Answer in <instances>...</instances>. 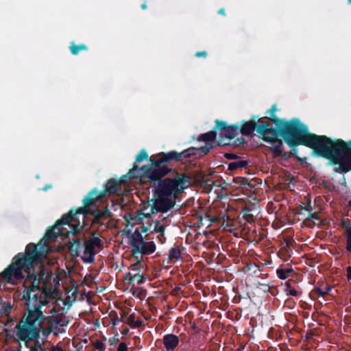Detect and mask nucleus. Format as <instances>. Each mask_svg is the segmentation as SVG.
<instances>
[{
	"instance_id": "f257e3e1",
	"label": "nucleus",
	"mask_w": 351,
	"mask_h": 351,
	"mask_svg": "<svg viewBox=\"0 0 351 351\" xmlns=\"http://www.w3.org/2000/svg\"><path fill=\"white\" fill-rule=\"evenodd\" d=\"M282 138L291 148L306 146L315 156L328 159L331 165H339L333 169L334 172L346 173L351 171V140H332L325 135L311 133L307 125L296 118L283 119Z\"/></svg>"
},
{
	"instance_id": "f03ea898",
	"label": "nucleus",
	"mask_w": 351,
	"mask_h": 351,
	"mask_svg": "<svg viewBox=\"0 0 351 351\" xmlns=\"http://www.w3.org/2000/svg\"><path fill=\"white\" fill-rule=\"evenodd\" d=\"M43 252L38 249L37 245L29 243L24 254L19 253L14 256L12 263L0 274V279H3L5 283H10L12 278L16 280L24 279V271L27 273L25 282H30V285L27 288L28 295L32 290H43L46 286L40 287V285L45 280V271L41 270L36 274L34 266L41 258Z\"/></svg>"
},
{
	"instance_id": "7ed1b4c3",
	"label": "nucleus",
	"mask_w": 351,
	"mask_h": 351,
	"mask_svg": "<svg viewBox=\"0 0 351 351\" xmlns=\"http://www.w3.org/2000/svg\"><path fill=\"white\" fill-rule=\"evenodd\" d=\"M142 184L154 183L153 195L154 197L151 213H167L176 204V199L190 184V177L186 173L176 171L171 178H160L154 181L140 180Z\"/></svg>"
},
{
	"instance_id": "20e7f679",
	"label": "nucleus",
	"mask_w": 351,
	"mask_h": 351,
	"mask_svg": "<svg viewBox=\"0 0 351 351\" xmlns=\"http://www.w3.org/2000/svg\"><path fill=\"white\" fill-rule=\"evenodd\" d=\"M212 147V145H206L201 147H191L181 152L175 150L160 152L156 156V158L150 160L149 164L139 167L141 180L154 181L162 178L171 171L170 164L172 162H183L184 160L191 157L199 158L208 154Z\"/></svg>"
},
{
	"instance_id": "39448f33",
	"label": "nucleus",
	"mask_w": 351,
	"mask_h": 351,
	"mask_svg": "<svg viewBox=\"0 0 351 351\" xmlns=\"http://www.w3.org/2000/svg\"><path fill=\"white\" fill-rule=\"evenodd\" d=\"M139 167L137 165L134 164L133 167L129 171L128 173L121 176L119 179L110 178L104 184V189L101 191L97 188L90 190L88 193L84 197L83 208L80 209V211L83 213L86 211L90 206H93L96 202L101 200L106 196L110 195H119L121 191V185L126 182L127 180H132L133 178H139L141 180V171H138Z\"/></svg>"
},
{
	"instance_id": "423d86ee",
	"label": "nucleus",
	"mask_w": 351,
	"mask_h": 351,
	"mask_svg": "<svg viewBox=\"0 0 351 351\" xmlns=\"http://www.w3.org/2000/svg\"><path fill=\"white\" fill-rule=\"evenodd\" d=\"M77 219L73 218L71 210L62 215L61 219H58L55 224L48 228L43 240L56 241L58 237H69V234H76L84 229V226L80 222L77 224H72Z\"/></svg>"
},
{
	"instance_id": "0eeeda50",
	"label": "nucleus",
	"mask_w": 351,
	"mask_h": 351,
	"mask_svg": "<svg viewBox=\"0 0 351 351\" xmlns=\"http://www.w3.org/2000/svg\"><path fill=\"white\" fill-rule=\"evenodd\" d=\"M52 295L53 291L47 287H44L41 291L32 290L29 295L26 289L23 293V299L25 301L27 314L42 318L43 312L41 311V307L47 305L50 299H54Z\"/></svg>"
},
{
	"instance_id": "6e6552de",
	"label": "nucleus",
	"mask_w": 351,
	"mask_h": 351,
	"mask_svg": "<svg viewBox=\"0 0 351 351\" xmlns=\"http://www.w3.org/2000/svg\"><path fill=\"white\" fill-rule=\"evenodd\" d=\"M40 319V317L27 314L25 320H21L14 327L16 341L28 343L32 340L38 339L40 332V329L38 326Z\"/></svg>"
},
{
	"instance_id": "1a4fd4ad",
	"label": "nucleus",
	"mask_w": 351,
	"mask_h": 351,
	"mask_svg": "<svg viewBox=\"0 0 351 351\" xmlns=\"http://www.w3.org/2000/svg\"><path fill=\"white\" fill-rule=\"evenodd\" d=\"M258 123L257 133L262 136V139L264 141H271L272 139H276L279 136L282 138V119L273 117L272 123L275 124V128L269 127V122L264 121L263 118L258 119Z\"/></svg>"
},
{
	"instance_id": "9d476101",
	"label": "nucleus",
	"mask_w": 351,
	"mask_h": 351,
	"mask_svg": "<svg viewBox=\"0 0 351 351\" xmlns=\"http://www.w3.org/2000/svg\"><path fill=\"white\" fill-rule=\"evenodd\" d=\"M215 123L214 130L220 131L218 145H229L230 141L240 133L239 123L228 125L227 122L219 119L215 120Z\"/></svg>"
},
{
	"instance_id": "9b49d317",
	"label": "nucleus",
	"mask_w": 351,
	"mask_h": 351,
	"mask_svg": "<svg viewBox=\"0 0 351 351\" xmlns=\"http://www.w3.org/2000/svg\"><path fill=\"white\" fill-rule=\"evenodd\" d=\"M93 206H90L86 211L83 213L80 211V209L83 208V206L78 207L76 209H71V213L73 214V218L77 219V217L78 215H90L93 217L92 219L93 225H100L104 226L106 228L108 227V223H106L105 221L108 219H110L113 217V213L109 210L108 206H105L102 209L95 208L93 210H90V208Z\"/></svg>"
},
{
	"instance_id": "f8f14e48",
	"label": "nucleus",
	"mask_w": 351,
	"mask_h": 351,
	"mask_svg": "<svg viewBox=\"0 0 351 351\" xmlns=\"http://www.w3.org/2000/svg\"><path fill=\"white\" fill-rule=\"evenodd\" d=\"M95 232H93L91 237L84 242V256L82 260L85 263H93L95 261V256L97 254L95 248L101 249L103 243L99 237H95Z\"/></svg>"
},
{
	"instance_id": "ddd939ff",
	"label": "nucleus",
	"mask_w": 351,
	"mask_h": 351,
	"mask_svg": "<svg viewBox=\"0 0 351 351\" xmlns=\"http://www.w3.org/2000/svg\"><path fill=\"white\" fill-rule=\"evenodd\" d=\"M49 313L51 315L45 316L43 315L40 321L38 322V325L46 324L47 326L54 329L58 328V326H64L68 324V321L66 320L65 316L62 313H59L55 306L49 310Z\"/></svg>"
},
{
	"instance_id": "4468645a",
	"label": "nucleus",
	"mask_w": 351,
	"mask_h": 351,
	"mask_svg": "<svg viewBox=\"0 0 351 351\" xmlns=\"http://www.w3.org/2000/svg\"><path fill=\"white\" fill-rule=\"evenodd\" d=\"M156 251V245L154 241H145L142 240L135 246L132 247L131 252L136 256V254L149 255Z\"/></svg>"
},
{
	"instance_id": "2eb2a0df",
	"label": "nucleus",
	"mask_w": 351,
	"mask_h": 351,
	"mask_svg": "<svg viewBox=\"0 0 351 351\" xmlns=\"http://www.w3.org/2000/svg\"><path fill=\"white\" fill-rule=\"evenodd\" d=\"M258 117L252 115L249 121H242L239 123L240 133L244 136H251L253 132L258 128Z\"/></svg>"
},
{
	"instance_id": "dca6fc26",
	"label": "nucleus",
	"mask_w": 351,
	"mask_h": 351,
	"mask_svg": "<svg viewBox=\"0 0 351 351\" xmlns=\"http://www.w3.org/2000/svg\"><path fill=\"white\" fill-rule=\"evenodd\" d=\"M162 342L166 351H174L180 343V338L174 334H166L163 336Z\"/></svg>"
},
{
	"instance_id": "f3484780",
	"label": "nucleus",
	"mask_w": 351,
	"mask_h": 351,
	"mask_svg": "<svg viewBox=\"0 0 351 351\" xmlns=\"http://www.w3.org/2000/svg\"><path fill=\"white\" fill-rule=\"evenodd\" d=\"M217 130H214L213 128V130L208 132L200 134L197 137V141L206 142V144L204 146H206V145H210L213 147L211 149H213L214 147L213 143L215 141L217 138Z\"/></svg>"
},
{
	"instance_id": "a211bd4d",
	"label": "nucleus",
	"mask_w": 351,
	"mask_h": 351,
	"mask_svg": "<svg viewBox=\"0 0 351 351\" xmlns=\"http://www.w3.org/2000/svg\"><path fill=\"white\" fill-rule=\"evenodd\" d=\"M82 247V241L80 239H73L69 242V250L72 256L77 257L80 256V249Z\"/></svg>"
},
{
	"instance_id": "6ab92c4d",
	"label": "nucleus",
	"mask_w": 351,
	"mask_h": 351,
	"mask_svg": "<svg viewBox=\"0 0 351 351\" xmlns=\"http://www.w3.org/2000/svg\"><path fill=\"white\" fill-rule=\"evenodd\" d=\"M267 143H271V150L273 152L274 155L276 157L280 156L282 154V141L278 138L276 139H272L271 141H266Z\"/></svg>"
},
{
	"instance_id": "aec40b11",
	"label": "nucleus",
	"mask_w": 351,
	"mask_h": 351,
	"mask_svg": "<svg viewBox=\"0 0 351 351\" xmlns=\"http://www.w3.org/2000/svg\"><path fill=\"white\" fill-rule=\"evenodd\" d=\"M249 164V161L246 160L239 159L231 162L228 164V170L234 171L238 169L246 168Z\"/></svg>"
},
{
	"instance_id": "412c9836",
	"label": "nucleus",
	"mask_w": 351,
	"mask_h": 351,
	"mask_svg": "<svg viewBox=\"0 0 351 351\" xmlns=\"http://www.w3.org/2000/svg\"><path fill=\"white\" fill-rule=\"evenodd\" d=\"M130 244L131 247L135 246L138 243L143 240V237L141 232L139 231L138 228H136L134 232L129 236Z\"/></svg>"
},
{
	"instance_id": "4be33fe9",
	"label": "nucleus",
	"mask_w": 351,
	"mask_h": 351,
	"mask_svg": "<svg viewBox=\"0 0 351 351\" xmlns=\"http://www.w3.org/2000/svg\"><path fill=\"white\" fill-rule=\"evenodd\" d=\"M126 324H128L132 328H138L142 326V321L137 320L136 321V315L132 313L130 315L125 321Z\"/></svg>"
},
{
	"instance_id": "5701e85b",
	"label": "nucleus",
	"mask_w": 351,
	"mask_h": 351,
	"mask_svg": "<svg viewBox=\"0 0 351 351\" xmlns=\"http://www.w3.org/2000/svg\"><path fill=\"white\" fill-rule=\"evenodd\" d=\"M69 49L73 55H77L80 51L88 50V47L83 43L80 45H75L73 42H72L71 43Z\"/></svg>"
},
{
	"instance_id": "b1692460",
	"label": "nucleus",
	"mask_w": 351,
	"mask_h": 351,
	"mask_svg": "<svg viewBox=\"0 0 351 351\" xmlns=\"http://www.w3.org/2000/svg\"><path fill=\"white\" fill-rule=\"evenodd\" d=\"M181 256V250L179 247H173L169 252V259L170 261H178Z\"/></svg>"
},
{
	"instance_id": "393cba45",
	"label": "nucleus",
	"mask_w": 351,
	"mask_h": 351,
	"mask_svg": "<svg viewBox=\"0 0 351 351\" xmlns=\"http://www.w3.org/2000/svg\"><path fill=\"white\" fill-rule=\"evenodd\" d=\"M1 312L0 314L1 315L9 316L10 313V311L12 308V305L11 302L7 301H3L2 306H1Z\"/></svg>"
},
{
	"instance_id": "a878e982",
	"label": "nucleus",
	"mask_w": 351,
	"mask_h": 351,
	"mask_svg": "<svg viewBox=\"0 0 351 351\" xmlns=\"http://www.w3.org/2000/svg\"><path fill=\"white\" fill-rule=\"evenodd\" d=\"M293 272V269L291 268H286V269H278L276 271V274L278 277L281 280L286 279L289 274Z\"/></svg>"
},
{
	"instance_id": "bb28decb",
	"label": "nucleus",
	"mask_w": 351,
	"mask_h": 351,
	"mask_svg": "<svg viewBox=\"0 0 351 351\" xmlns=\"http://www.w3.org/2000/svg\"><path fill=\"white\" fill-rule=\"evenodd\" d=\"M252 209L250 207H245L243 210L242 213L243 215V218L248 222H252L254 221V215L252 214Z\"/></svg>"
},
{
	"instance_id": "cd10ccee",
	"label": "nucleus",
	"mask_w": 351,
	"mask_h": 351,
	"mask_svg": "<svg viewBox=\"0 0 351 351\" xmlns=\"http://www.w3.org/2000/svg\"><path fill=\"white\" fill-rule=\"evenodd\" d=\"M165 226L164 224L160 223V220H156L154 221V229L153 232L160 233L162 237L165 235Z\"/></svg>"
},
{
	"instance_id": "c85d7f7f",
	"label": "nucleus",
	"mask_w": 351,
	"mask_h": 351,
	"mask_svg": "<svg viewBox=\"0 0 351 351\" xmlns=\"http://www.w3.org/2000/svg\"><path fill=\"white\" fill-rule=\"evenodd\" d=\"M136 262L134 264L130 265L129 269L134 273H140L143 269L141 259L138 256H135Z\"/></svg>"
},
{
	"instance_id": "c756f323",
	"label": "nucleus",
	"mask_w": 351,
	"mask_h": 351,
	"mask_svg": "<svg viewBox=\"0 0 351 351\" xmlns=\"http://www.w3.org/2000/svg\"><path fill=\"white\" fill-rule=\"evenodd\" d=\"M143 160H149V156L145 149H143L140 151L138 154L136 156L135 162H142Z\"/></svg>"
},
{
	"instance_id": "7c9ffc66",
	"label": "nucleus",
	"mask_w": 351,
	"mask_h": 351,
	"mask_svg": "<svg viewBox=\"0 0 351 351\" xmlns=\"http://www.w3.org/2000/svg\"><path fill=\"white\" fill-rule=\"evenodd\" d=\"M277 111V107H276V104H274L271 106V108L269 109L267 112H266V114H267L268 116H266L265 118V119H267L270 121H272V119H273V117L274 118H278L276 115V112Z\"/></svg>"
},
{
	"instance_id": "2f4dec72",
	"label": "nucleus",
	"mask_w": 351,
	"mask_h": 351,
	"mask_svg": "<svg viewBox=\"0 0 351 351\" xmlns=\"http://www.w3.org/2000/svg\"><path fill=\"white\" fill-rule=\"evenodd\" d=\"M145 278L143 275L140 274V273H134L132 278V285H134V282H136L138 285H142L145 282Z\"/></svg>"
},
{
	"instance_id": "473e14b6",
	"label": "nucleus",
	"mask_w": 351,
	"mask_h": 351,
	"mask_svg": "<svg viewBox=\"0 0 351 351\" xmlns=\"http://www.w3.org/2000/svg\"><path fill=\"white\" fill-rule=\"evenodd\" d=\"M233 181H234V182L237 184L239 186L245 187L246 186H251L248 182V180L245 178H243V177H238V178H234Z\"/></svg>"
},
{
	"instance_id": "72a5a7b5",
	"label": "nucleus",
	"mask_w": 351,
	"mask_h": 351,
	"mask_svg": "<svg viewBox=\"0 0 351 351\" xmlns=\"http://www.w3.org/2000/svg\"><path fill=\"white\" fill-rule=\"evenodd\" d=\"M298 149L297 148V147H294V148H291V150L290 152V153L288 154L287 153H285L284 154V157L285 158H287L288 157L290 156V155H293L294 156L297 160L301 162H302L304 160H306V158H300L298 156Z\"/></svg>"
},
{
	"instance_id": "f704fd0d",
	"label": "nucleus",
	"mask_w": 351,
	"mask_h": 351,
	"mask_svg": "<svg viewBox=\"0 0 351 351\" xmlns=\"http://www.w3.org/2000/svg\"><path fill=\"white\" fill-rule=\"evenodd\" d=\"M285 292L287 295L291 296H298V292L296 289L293 288L290 283L286 284Z\"/></svg>"
},
{
	"instance_id": "c9c22d12",
	"label": "nucleus",
	"mask_w": 351,
	"mask_h": 351,
	"mask_svg": "<svg viewBox=\"0 0 351 351\" xmlns=\"http://www.w3.org/2000/svg\"><path fill=\"white\" fill-rule=\"evenodd\" d=\"M93 345H94V347L95 348V349H97L99 351H104L106 349L105 343L101 340H99V339L96 340L94 342Z\"/></svg>"
},
{
	"instance_id": "e433bc0d",
	"label": "nucleus",
	"mask_w": 351,
	"mask_h": 351,
	"mask_svg": "<svg viewBox=\"0 0 351 351\" xmlns=\"http://www.w3.org/2000/svg\"><path fill=\"white\" fill-rule=\"evenodd\" d=\"M224 157L228 159V160H238L239 159L240 156H239L238 155H237L236 154H234V153H226L224 154Z\"/></svg>"
},
{
	"instance_id": "4c0bfd02",
	"label": "nucleus",
	"mask_w": 351,
	"mask_h": 351,
	"mask_svg": "<svg viewBox=\"0 0 351 351\" xmlns=\"http://www.w3.org/2000/svg\"><path fill=\"white\" fill-rule=\"evenodd\" d=\"M308 219H313V220H316L317 221H320L321 219L319 217V215L317 213H312L311 211H309L308 213Z\"/></svg>"
},
{
	"instance_id": "58836bf2",
	"label": "nucleus",
	"mask_w": 351,
	"mask_h": 351,
	"mask_svg": "<svg viewBox=\"0 0 351 351\" xmlns=\"http://www.w3.org/2000/svg\"><path fill=\"white\" fill-rule=\"evenodd\" d=\"M313 291L314 293H317L319 297H324L325 296V294L324 293V289L319 287H315Z\"/></svg>"
},
{
	"instance_id": "ea45409f",
	"label": "nucleus",
	"mask_w": 351,
	"mask_h": 351,
	"mask_svg": "<svg viewBox=\"0 0 351 351\" xmlns=\"http://www.w3.org/2000/svg\"><path fill=\"white\" fill-rule=\"evenodd\" d=\"M53 328L47 326L45 328H43L42 330L43 335L45 337H47L49 335H50L53 332Z\"/></svg>"
},
{
	"instance_id": "a19ab883",
	"label": "nucleus",
	"mask_w": 351,
	"mask_h": 351,
	"mask_svg": "<svg viewBox=\"0 0 351 351\" xmlns=\"http://www.w3.org/2000/svg\"><path fill=\"white\" fill-rule=\"evenodd\" d=\"M29 351H47V350L45 348L43 349L42 346L37 342L35 346L32 347Z\"/></svg>"
},
{
	"instance_id": "79ce46f5",
	"label": "nucleus",
	"mask_w": 351,
	"mask_h": 351,
	"mask_svg": "<svg viewBox=\"0 0 351 351\" xmlns=\"http://www.w3.org/2000/svg\"><path fill=\"white\" fill-rule=\"evenodd\" d=\"M117 351H128V346L126 343L124 342L120 343Z\"/></svg>"
},
{
	"instance_id": "37998d69",
	"label": "nucleus",
	"mask_w": 351,
	"mask_h": 351,
	"mask_svg": "<svg viewBox=\"0 0 351 351\" xmlns=\"http://www.w3.org/2000/svg\"><path fill=\"white\" fill-rule=\"evenodd\" d=\"M246 141L245 140L244 138L243 137H239V138H237V140L235 141V143L234 144L237 145H245L246 144Z\"/></svg>"
},
{
	"instance_id": "c03bdc74",
	"label": "nucleus",
	"mask_w": 351,
	"mask_h": 351,
	"mask_svg": "<svg viewBox=\"0 0 351 351\" xmlns=\"http://www.w3.org/2000/svg\"><path fill=\"white\" fill-rule=\"evenodd\" d=\"M196 58H206L207 56V52L206 51H197L195 54Z\"/></svg>"
},
{
	"instance_id": "a18cd8bd",
	"label": "nucleus",
	"mask_w": 351,
	"mask_h": 351,
	"mask_svg": "<svg viewBox=\"0 0 351 351\" xmlns=\"http://www.w3.org/2000/svg\"><path fill=\"white\" fill-rule=\"evenodd\" d=\"M132 278H133V274L132 273H130V272L126 273L125 280H129V284L130 285L132 284Z\"/></svg>"
},
{
	"instance_id": "49530a36",
	"label": "nucleus",
	"mask_w": 351,
	"mask_h": 351,
	"mask_svg": "<svg viewBox=\"0 0 351 351\" xmlns=\"http://www.w3.org/2000/svg\"><path fill=\"white\" fill-rule=\"evenodd\" d=\"M125 221L129 223L130 222V220L131 221H141V217H134V218H130L129 219V217L128 216H125ZM134 223H136V222H134Z\"/></svg>"
},
{
	"instance_id": "de8ad7c7",
	"label": "nucleus",
	"mask_w": 351,
	"mask_h": 351,
	"mask_svg": "<svg viewBox=\"0 0 351 351\" xmlns=\"http://www.w3.org/2000/svg\"><path fill=\"white\" fill-rule=\"evenodd\" d=\"M332 287L330 285H328L327 284L325 285L324 289H323L325 295L328 294L330 293V291L332 290Z\"/></svg>"
},
{
	"instance_id": "09e8293b",
	"label": "nucleus",
	"mask_w": 351,
	"mask_h": 351,
	"mask_svg": "<svg viewBox=\"0 0 351 351\" xmlns=\"http://www.w3.org/2000/svg\"><path fill=\"white\" fill-rule=\"evenodd\" d=\"M121 235L126 234L129 237V236L131 234V230L126 227L123 230H121Z\"/></svg>"
},
{
	"instance_id": "8fccbe9b",
	"label": "nucleus",
	"mask_w": 351,
	"mask_h": 351,
	"mask_svg": "<svg viewBox=\"0 0 351 351\" xmlns=\"http://www.w3.org/2000/svg\"><path fill=\"white\" fill-rule=\"evenodd\" d=\"M49 351H65L62 348L58 346H52Z\"/></svg>"
},
{
	"instance_id": "3c124183",
	"label": "nucleus",
	"mask_w": 351,
	"mask_h": 351,
	"mask_svg": "<svg viewBox=\"0 0 351 351\" xmlns=\"http://www.w3.org/2000/svg\"><path fill=\"white\" fill-rule=\"evenodd\" d=\"M346 277L348 280H351V266H348L346 267Z\"/></svg>"
},
{
	"instance_id": "603ef678",
	"label": "nucleus",
	"mask_w": 351,
	"mask_h": 351,
	"mask_svg": "<svg viewBox=\"0 0 351 351\" xmlns=\"http://www.w3.org/2000/svg\"><path fill=\"white\" fill-rule=\"evenodd\" d=\"M293 243H294L293 239L287 240L286 241V246L285 247V248H286V249L289 248L291 246L293 245Z\"/></svg>"
},
{
	"instance_id": "864d4df0",
	"label": "nucleus",
	"mask_w": 351,
	"mask_h": 351,
	"mask_svg": "<svg viewBox=\"0 0 351 351\" xmlns=\"http://www.w3.org/2000/svg\"><path fill=\"white\" fill-rule=\"evenodd\" d=\"M346 239V250L350 253L351 254V242L348 241V239Z\"/></svg>"
},
{
	"instance_id": "5fc2aeb1",
	"label": "nucleus",
	"mask_w": 351,
	"mask_h": 351,
	"mask_svg": "<svg viewBox=\"0 0 351 351\" xmlns=\"http://www.w3.org/2000/svg\"><path fill=\"white\" fill-rule=\"evenodd\" d=\"M149 230V228H148V227H147V226H143L141 227V231H140V232H141V234H142V233H145V232H148Z\"/></svg>"
},
{
	"instance_id": "6e6d98bb",
	"label": "nucleus",
	"mask_w": 351,
	"mask_h": 351,
	"mask_svg": "<svg viewBox=\"0 0 351 351\" xmlns=\"http://www.w3.org/2000/svg\"><path fill=\"white\" fill-rule=\"evenodd\" d=\"M217 12H218L219 14H221V15H223V16L226 15L225 10L223 8L219 9Z\"/></svg>"
},
{
	"instance_id": "4d7b16f0",
	"label": "nucleus",
	"mask_w": 351,
	"mask_h": 351,
	"mask_svg": "<svg viewBox=\"0 0 351 351\" xmlns=\"http://www.w3.org/2000/svg\"><path fill=\"white\" fill-rule=\"evenodd\" d=\"M128 332H129V328H125L123 330V331H122V334H123V335H127L128 334Z\"/></svg>"
},
{
	"instance_id": "13d9d810",
	"label": "nucleus",
	"mask_w": 351,
	"mask_h": 351,
	"mask_svg": "<svg viewBox=\"0 0 351 351\" xmlns=\"http://www.w3.org/2000/svg\"><path fill=\"white\" fill-rule=\"evenodd\" d=\"M341 226L347 229V226H349V224H347L346 221L343 220L341 223Z\"/></svg>"
},
{
	"instance_id": "bf43d9fd",
	"label": "nucleus",
	"mask_w": 351,
	"mask_h": 351,
	"mask_svg": "<svg viewBox=\"0 0 351 351\" xmlns=\"http://www.w3.org/2000/svg\"><path fill=\"white\" fill-rule=\"evenodd\" d=\"M312 337H313V333H311V332H310V333H306V338L307 339H308L311 338Z\"/></svg>"
},
{
	"instance_id": "052dcab7",
	"label": "nucleus",
	"mask_w": 351,
	"mask_h": 351,
	"mask_svg": "<svg viewBox=\"0 0 351 351\" xmlns=\"http://www.w3.org/2000/svg\"><path fill=\"white\" fill-rule=\"evenodd\" d=\"M51 187V185H45V186L43 187V190L46 191H47L49 189H50Z\"/></svg>"
},
{
	"instance_id": "680f3d73",
	"label": "nucleus",
	"mask_w": 351,
	"mask_h": 351,
	"mask_svg": "<svg viewBox=\"0 0 351 351\" xmlns=\"http://www.w3.org/2000/svg\"><path fill=\"white\" fill-rule=\"evenodd\" d=\"M141 7L143 10H145L147 8L146 3H143Z\"/></svg>"
},
{
	"instance_id": "e2e57ef3",
	"label": "nucleus",
	"mask_w": 351,
	"mask_h": 351,
	"mask_svg": "<svg viewBox=\"0 0 351 351\" xmlns=\"http://www.w3.org/2000/svg\"><path fill=\"white\" fill-rule=\"evenodd\" d=\"M127 315H128V313H125V312H124V313H123V315H122V317H126V316H127Z\"/></svg>"
},
{
	"instance_id": "0e129e2a",
	"label": "nucleus",
	"mask_w": 351,
	"mask_h": 351,
	"mask_svg": "<svg viewBox=\"0 0 351 351\" xmlns=\"http://www.w3.org/2000/svg\"><path fill=\"white\" fill-rule=\"evenodd\" d=\"M167 219L166 217H162V219L160 221H162V222H164L165 220Z\"/></svg>"
},
{
	"instance_id": "69168bd1",
	"label": "nucleus",
	"mask_w": 351,
	"mask_h": 351,
	"mask_svg": "<svg viewBox=\"0 0 351 351\" xmlns=\"http://www.w3.org/2000/svg\"><path fill=\"white\" fill-rule=\"evenodd\" d=\"M348 204H349V206L351 207V199L349 201Z\"/></svg>"
},
{
	"instance_id": "338daca9",
	"label": "nucleus",
	"mask_w": 351,
	"mask_h": 351,
	"mask_svg": "<svg viewBox=\"0 0 351 351\" xmlns=\"http://www.w3.org/2000/svg\"><path fill=\"white\" fill-rule=\"evenodd\" d=\"M348 3L349 4H350V3H351V0H348Z\"/></svg>"
},
{
	"instance_id": "774afa93",
	"label": "nucleus",
	"mask_w": 351,
	"mask_h": 351,
	"mask_svg": "<svg viewBox=\"0 0 351 351\" xmlns=\"http://www.w3.org/2000/svg\"><path fill=\"white\" fill-rule=\"evenodd\" d=\"M175 290H176V291L180 290V287H178V289H176Z\"/></svg>"
}]
</instances>
